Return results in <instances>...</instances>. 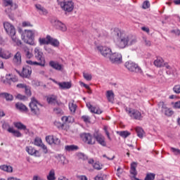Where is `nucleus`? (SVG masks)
I'll return each mask as SVG.
<instances>
[{
    "label": "nucleus",
    "instance_id": "1",
    "mask_svg": "<svg viewBox=\"0 0 180 180\" xmlns=\"http://www.w3.org/2000/svg\"><path fill=\"white\" fill-rule=\"evenodd\" d=\"M4 27L7 34H8V36L11 37L12 40H13L15 43H16L17 46H20V44H22V42L20 41V40L16 38V37H15V35L16 34V30L15 29V27L12 25V24H11L10 22H6L4 23Z\"/></svg>",
    "mask_w": 180,
    "mask_h": 180
},
{
    "label": "nucleus",
    "instance_id": "2",
    "mask_svg": "<svg viewBox=\"0 0 180 180\" xmlns=\"http://www.w3.org/2000/svg\"><path fill=\"white\" fill-rule=\"evenodd\" d=\"M124 67L130 72H134V74H143V70L139 65L131 60L127 61L124 63Z\"/></svg>",
    "mask_w": 180,
    "mask_h": 180
},
{
    "label": "nucleus",
    "instance_id": "3",
    "mask_svg": "<svg viewBox=\"0 0 180 180\" xmlns=\"http://www.w3.org/2000/svg\"><path fill=\"white\" fill-rule=\"evenodd\" d=\"M31 113L34 116H39L40 115V108H41V105L34 98H31V102L29 104Z\"/></svg>",
    "mask_w": 180,
    "mask_h": 180
},
{
    "label": "nucleus",
    "instance_id": "4",
    "mask_svg": "<svg viewBox=\"0 0 180 180\" xmlns=\"http://www.w3.org/2000/svg\"><path fill=\"white\" fill-rule=\"evenodd\" d=\"M108 60L111 64H115L117 65L123 64V56L119 52H111V54L108 56Z\"/></svg>",
    "mask_w": 180,
    "mask_h": 180
},
{
    "label": "nucleus",
    "instance_id": "5",
    "mask_svg": "<svg viewBox=\"0 0 180 180\" xmlns=\"http://www.w3.org/2000/svg\"><path fill=\"white\" fill-rule=\"evenodd\" d=\"M39 42L41 46L44 44H51V46L60 45V41L56 39L52 38L50 35H47L46 38H39Z\"/></svg>",
    "mask_w": 180,
    "mask_h": 180
},
{
    "label": "nucleus",
    "instance_id": "6",
    "mask_svg": "<svg viewBox=\"0 0 180 180\" xmlns=\"http://www.w3.org/2000/svg\"><path fill=\"white\" fill-rule=\"evenodd\" d=\"M60 6L65 12H72L74 11V2L71 0H63L60 1Z\"/></svg>",
    "mask_w": 180,
    "mask_h": 180
},
{
    "label": "nucleus",
    "instance_id": "7",
    "mask_svg": "<svg viewBox=\"0 0 180 180\" xmlns=\"http://www.w3.org/2000/svg\"><path fill=\"white\" fill-rule=\"evenodd\" d=\"M127 115L131 117V119H135V120H141L143 119V115H141V112L138 110L127 108L125 109Z\"/></svg>",
    "mask_w": 180,
    "mask_h": 180
},
{
    "label": "nucleus",
    "instance_id": "8",
    "mask_svg": "<svg viewBox=\"0 0 180 180\" xmlns=\"http://www.w3.org/2000/svg\"><path fill=\"white\" fill-rule=\"evenodd\" d=\"M96 50L103 57H109L112 54V49L107 46H96Z\"/></svg>",
    "mask_w": 180,
    "mask_h": 180
},
{
    "label": "nucleus",
    "instance_id": "9",
    "mask_svg": "<svg viewBox=\"0 0 180 180\" xmlns=\"http://www.w3.org/2000/svg\"><path fill=\"white\" fill-rule=\"evenodd\" d=\"M5 78V79L2 80V82L7 85H12V82H18L19 81L18 76L11 73L6 74Z\"/></svg>",
    "mask_w": 180,
    "mask_h": 180
},
{
    "label": "nucleus",
    "instance_id": "10",
    "mask_svg": "<svg viewBox=\"0 0 180 180\" xmlns=\"http://www.w3.org/2000/svg\"><path fill=\"white\" fill-rule=\"evenodd\" d=\"M34 56L35 58H37L39 64H40V67H45L46 65V59H44V57L43 56V53L41 51L39 50V49L36 48L34 49Z\"/></svg>",
    "mask_w": 180,
    "mask_h": 180
},
{
    "label": "nucleus",
    "instance_id": "11",
    "mask_svg": "<svg viewBox=\"0 0 180 180\" xmlns=\"http://www.w3.org/2000/svg\"><path fill=\"white\" fill-rule=\"evenodd\" d=\"M46 141L48 143V144H56V146H58L60 143H61V141H60V139L53 136L49 135L46 136Z\"/></svg>",
    "mask_w": 180,
    "mask_h": 180
},
{
    "label": "nucleus",
    "instance_id": "12",
    "mask_svg": "<svg viewBox=\"0 0 180 180\" xmlns=\"http://www.w3.org/2000/svg\"><path fill=\"white\" fill-rule=\"evenodd\" d=\"M55 84L58 85L60 89H70L72 86V84L71 82H58L57 81H54Z\"/></svg>",
    "mask_w": 180,
    "mask_h": 180
},
{
    "label": "nucleus",
    "instance_id": "13",
    "mask_svg": "<svg viewBox=\"0 0 180 180\" xmlns=\"http://www.w3.org/2000/svg\"><path fill=\"white\" fill-rule=\"evenodd\" d=\"M49 65L53 68V70H56V71H63V70H64V65L54 60H51L49 62Z\"/></svg>",
    "mask_w": 180,
    "mask_h": 180
},
{
    "label": "nucleus",
    "instance_id": "14",
    "mask_svg": "<svg viewBox=\"0 0 180 180\" xmlns=\"http://www.w3.org/2000/svg\"><path fill=\"white\" fill-rule=\"evenodd\" d=\"M22 51L27 58H32L33 57V48L30 46H23Z\"/></svg>",
    "mask_w": 180,
    "mask_h": 180
},
{
    "label": "nucleus",
    "instance_id": "15",
    "mask_svg": "<svg viewBox=\"0 0 180 180\" xmlns=\"http://www.w3.org/2000/svg\"><path fill=\"white\" fill-rule=\"evenodd\" d=\"M25 34L27 37H28L29 41H25L27 44H30V46L33 45V39L32 38L34 37V31L32 30H25Z\"/></svg>",
    "mask_w": 180,
    "mask_h": 180
},
{
    "label": "nucleus",
    "instance_id": "16",
    "mask_svg": "<svg viewBox=\"0 0 180 180\" xmlns=\"http://www.w3.org/2000/svg\"><path fill=\"white\" fill-rule=\"evenodd\" d=\"M20 75L23 78H29V77L32 75V68L29 66H25L22 68V72Z\"/></svg>",
    "mask_w": 180,
    "mask_h": 180
},
{
    "label": "nucleus",
    "instance_id": "17",
    "mask_svg": "<svg viewBox=\"0 0 180 180\" xmlns=\"http://www.w3.org/2000/svg\"><path fill=\"white\" fill-rule=\"evenodd\" d=\"M12 57V53L8 51H5L0 48V58L4 60H9Z\"/></svg>",
    "mask_w": 180,
    "mask_h": 180
},
{
    "label": "nucleus",
    "instance_id": "18",
    "mask_svg": "<svg viewBox=\"0 0 180 180\" xmlns=\"http://www.w3.org/2000/svg\"><path fill=\"white\" fill-rule=\"evenodd\" d=\"M25 151L28 153L30 155H34V157H40V154H39V150L34 149V148L32 146H27L25 148Z\"/></svg>",
    "mask_w": 180,
    "mask_h": 180
},
{
    "label": "nucleus",
    "instance_id": "19",
    "mask_svg": "<svg viewBox=\"0 0 180 180\" xmlns=\"http://www.w3.org/2000/svg\"><path fill=\"white\" fill-rule=\"evenodd\" d=\"M160 105H162V112L165 115V116H172V115H174V111L170 108H168L165 104L160 103Z\"/></svg>",
    "mask_w": 180,
    "mask_h": 180
},
{
    "label": "nucleus",
    "instance_id": "20",
    "mask_svg": "<svg viewBox=\"0 0 180 180\" xmlns=\"http://www.w3.org/2000/svg\"><path fill=\"white\" fill-rule=\"evenodd\" d=\"M87 108H89V110L91 112V113H96V115H101L103 111L101 110L98 107H94L91 104H86Z\"/></svg>",
    "mask_w": 180,
    "mask_h": 180
},
{
    "label": "nucleus",
    "instance_id": "21",
    "mask_svg": "<svg viewBox=\"0 0 180 180\" xmlns=\"http://www.w3.org/2000/svg\"><path fill=\"white\" fill-rule=\"evenodd\" d=\"M95 139L98 144L103 146V147H106V141H105V136H102V134L95 135Z\"/></svg>",
    "mask_w": 180,
    "mask_h": 180
},
{
    "label": "nucleus",
    "instance_id": "22",
    "mask_svg": "<svg viewBox=\"0 0 180 180\" xmlns=\"http://www.w3.org/2000/svg\"><path fill=\"white\" fill-rule=\"evenodd\" d=\"M13 61L16 65H20V64H22V55L20 54V52H17L15 54Z\"/></svg>",
    "mask_w": 180,
    "mask_h": 180
},
{
    "label": "nucleus",
    "instance_id": "23",
    "mask_svg": "<svg viewBox=\"0 0 180 180\" xmlns=\"http://www.w3.org/2000/svg\"><path fill=\"white\" fill-rule=\"evenodd\" d=\"M83 137L84 139V141L87 144H94L95 143V139L94 137H92V135H90L89 134H84Z\"/></svg>",
    "mask_w": 180,
    "mask_h": 180
},
{
    "label": "nucleus",
    "instance_id": "24",
    "mask_svg": "<svg viewBox=\"0 0 180 180\" xmlns=\"http://www.w3.org/2000/svg\"><path fill=\"white\" fill-rule=\"evenodd\" d=\"M0 169L4 171V172H8V174H12V172H13V167L11 165H2L0 166Z\"/></svg>",
    "mask_w": 180,
    "mask_h": 180
},
{
    "label": "nucleus",
    "instance_id": "25",
    "mask_svg": "<svg viewBox=\"0 0 180 180\" xmlns=\"http://www.w3.org/2000/svg\"><path fill=\"white\" fill-rule=\"evenodd\" d=\"M13 124L18 130H24L25 133H29V129L22 122H14Z\"/></svg>",
    "mask_w": 180,
    "mask_h": 180
},
{
    "label": "nucleus",
    "instance_id": "26",
    "mask_svg": "<svg viewBox=\"0 0 180 180\" xmlns=\"http://www.w3.org/2000/svg\"><path fill=\"white\" fill-rule=\"evenodd\" d=\"M105 95L108 102L113 103V101H115V93H113V91H107Z\"/></svg>",
    "mask_w": 180,
    "mask_h": 180
},
{
    "label": "nucleus",
    "instance_id": "27",
    "mask_svg": "<svg viewBox=\"0 0 180 180\" xmlns=\"http://www.w3.org/2000/svg\"><path fill=\"white\" fill-rule=\"evenodd\" d=\"M153 64L155 67L161 68V67H164V59H162V58H157V59L154 60Z\"/></svg>",
    "mask_w": 180,
    "mask_h": 180
},
{
    "label": "nucleus",
    "instance_id": "28",
    "mask_svg": "<svg viewBox=\"0 0 180 180\" xmlns=\"http://www.w3.org/2000/svg\"><path fill=\"white\" fill-rule=\"evenodd\" d=\"M136 168H137V163L134 162L131 164L130 169V174L133 175V178H136V176L137 175V170H136Z\"/></svg>",
    "mask_w": 180,
    "mask_h": 180
},
{
    "label": "nucleus",
    "instance_id": "29",
    "mask_svg": "<svg viewBox=\"0 0 180 180\" xmlns=\"http://www.w3.org/2000/svg\"><path fill=\"white\" fill-rule=\"evenodd\" d=\"M7 131H8V133H11L12 134H13V136H15V137H22V133H20V131H19L18 130H15V129H13L12 127H9L7 129Z\"/></svg>",
    "mask_w": 180,
    "mask_h": 180
},
{
    "label": "nucleus",
    "instance_id": "30",
    "mask_svg": "<svg viewBox=\"0 0 180 180\" xmlns=\"http://www.w3.org/2000/svg\"><path fill=\"white\" fill-rule=\"evenodd\" d=\"M15 108L18 109V110H21V112H27V107L22 103H17Z\"/></svg>",
    "mask_w": 180,
    "mask_h": 180
},
{
    "label": "nucleus",
    "instance_id": "31",
    "mask_svg": "<svg viewBox=\"0 0 180 180\" xmlns=\"http://www.w3.org/2000/svg\"><path fill=\"white\" fill-rule=\"evenodd\" d=\"M47 102L50 105H56V103H58L57 102V96H52L47 98Z\"/></svg>",
    "mask_w": 180,
    "mask_h": 180
},
{
    "label": "nucleus",
    "instance_id": "32",
    "mask_svg": "<svg viewBox=\"0 0 180 180\" xmlns=\"http://www.w3.org/2000/svg\"><path fill=\"white\" fill-rule=\"evenodd\" d=\"M77 104L74 103V101H70L69 103V109L71 112V113H75V111L77 110Z\"/></svg>",
    "mask_w": 180,
    "mask_h": 180
},
{
    "label": "nucleus",
    "instance_id": "33",
    "mask_svg": "<svg viewBox=\"0 0 180 180\" xmlns=\"http://www.w3.org/2000/svg\"><path fill=\"white\" fill-rule=\"evenodd\" d=\"M65 150L66 151H77L78 150V146L75 145H69V146H65Z\"/></svg>",
    "mask_w": 180,
    "mask_h": 180
},
{
    "label": "nucleus",
    "instance_id": "34",
    "mask_svg": "<svg viewBox=\"0 0 180 180\" xmlns=\"http://www.w3.org/2000/svg\"><path fill=\"white\" fill-rule=\"evenodd\" d=\"M136 132L139 139H143V136H144V130H143L141 127H136Z\"/></svg>",
    "mask_w": 180,
    "mask_h": 180
},
{
    "label": "nucleus",
    "instance_id": "35",
    "mask_svg": "<svg viewBox=\"0 0 180 180\" xmlns=\"http://www.w3.org/2000/svg\"><path fill=\"white\" fill-rule=\"evenodd\" d=\"M35 8H37V9H38V11H39L40 13H41L42 15H47V10H46V8H44L41 5L36 4Z\"/></svg>",
    "mask_w": 180,
    "mask_h": 180
},
{
    "label": "nucleus",
    "instance_id": "36",
    "mask_svg": "<svg viewBox=\"0 0 180 180\" xmlns=\"http://www.w3.org/2000/svg\"><path fill=\"white\" fill-rule=\"evenodd\" d=\"M48 180H56V171L54 169H51L48 176H47Z\"/></svg>",
    "mask_w": 180,
    "mask_h": 180
},
{
    "label": "nucleus",
    "instance_id": "37",
    "mask_svg": "<svg viewBox=\"0 0 180 180\" xmlns=\"http://www.w3.org/2000/svg\"><path fill=\"white\" fill-rule=\"evenodd\" d=\"M136 47L132 46L131 48H129V46H119V50H126L128 53H131V51H136Z\"/></svg>",
    "mask_w": 180,
    "mask_h": 180
},
{
    "label": "nucleus",
    "instance_id": "38",
    "mask_svg": "<svg viewBox=\"0 0 180 180\" xmlns=\"http://www.w3.org/2000/svg\"><path fill=\"white\" fill-rule=\"evenodd\" d=\"M114 37H115V39H117V40H119V39H120V37H122V32H120L119 30V29H115L112 33Z\"/></svg>",
    "mask_w": 180,
    "mask_h": 180
},
{
    "label": "nucleus",
    "instance_id": "39",
    "mask_svg": "<svg viewBox=\"0 0 180 180\" xmlns=\"http://www.w3.org/2000/svg\"><path fill=\"white\" fill-rule=\"evenodd\" d=\"M63 122H65L66 123H72L74 122V117L71 116H64L62 117Z\"/></svg>",
    "mask_w": 180,
    "mask_h": 180
},
{
    "label": "nucleus",
    "instance_id": "40",
    "mask_svg": "<svg viewBox=\"0 0 180 180\" xmlns=\"http://www.w3.org/2000/svg\"><path fill=\"white\" fill-rule=\"evenodd\" d=\"M118 134H120V136L121 137H123L124 139H127V137L130 136V132H129L128 131H122L118 132Z\"/></svg>",
    "mask_w": 180,
    "mask_h": 180
},
{
    "label": "nucleus",
    "instance_id": "41",
    "mask_svg": "<svg viewBox=\"0 0 180 180\" xmlns=\"http://www.w3.org/2000/svg\"><path fill=\"white\" fill-rule=\"evenodd\" d=\"M4 6H13V1L12 0H3Z\"/></svg>",
    "mask_w": 180,
    "mask_h": 180
},
{
    "label": "nucleus",
    "instance_id": "42",
    "mask_svg": "<svg viewBox=\"0 0 180 180\" xmlns=\"http://www.w3.org/2000/svg\"><path fill=\"white\" fill-rule=\"evenodd\" d=\"M58 27L59 30H62V32L67 31V26H65L63 22H58Z\"/></svg>",
    "mask_w": 180,
    "mask_h": 180
},
{
    "label": "nucleus",
    "instance_id": "43",
    "mask_svg": "<svg viewBox=\"0 0 180 180\" xmlns=\"http://www.w3.org/2000/svg\"><path fill=\"white\" fill-rule=\"evenodd\" d=\"M170 150L174 155H180V150L179 149H178L176 148H174V147H170Z\"/></svg>",
    "mask_w": 180,
    "mask_h": 180
},
{
    "label": "nucleus",
    "instance_id": "44",
    "mask_svg": "<svg viewBox=\"0 0 180 180\" xmlns=\"http://www.w3.org/2000/svg\"><path fill=\"white\" fill-rule=\"evenodd\" d=\"M34 146H37V147H40L43 144V141L39 138H36L34 141Z\"/></svg>",
    "mask_w": 180,
    "mask_h": 180
},
{
    "label": "nucleus",
    "instance_id": "45",
    "mask_svg": "<svg viewBox=\"0 0 180 180\" xmlns=\"http://www.w3.org/2000/svg\"><path fill=\"white\" fill-rule=\"evenodd\" d=\"M83 77L86 81H91L92 79V75L83 72Z\"/></svg>",
    "mask_w": 180,
    "mask_h": 180
},
{
    "label": "nucleus",
    "instance_id": "46",
    "mask_svg": "<svg viewBox=\"0 0 180 180\" xmlns=\"http://www.w3.org/2000/svg\"><path fill=\"white\" fill-rule=\"evenodd\" d=\"M155 179V174L153 173L148 174L145 178V180H154Z\"/></svg>",
    "mask_w": 180,
    "mask_h": 180
},
{
    "label": "nucleus",
    "instance_id": "47",
    "mask_svg": "<svg viewBox=\"0 0 180 180\" xmlns=\"http://www.w3.org/2000/svg\"><path fill=\"white\" fill-rule=\"evenodd\" d=\"M6 101H13V96L11 94L4 93V97Z\"/></svg>",
    "mask_w": 180,
    "mask_h": 180
},
{
    "label": "nucleus",
    "instance_id": "48",
    "mask_svg": "<svg viewBox=\"0 0 180 180\" xmlns=\"http://www.w3.org/2000/svg\"><path fill=\"white\" fill-rule=\"evenodd\" d=\"M150 1H148V0L143 1V5H142L143 9H148V8H150Z\"/></svg>",
    "mask_w": 180,
    "mask_h": 180
},
{
    "label": "nucleus",
    "instance_id": "49",
    "mask_svg": "<svg viewBox=\"0 0 180 180\" xmlns=\"http://www.w3.org/2000/svg\"><path fill=\"white\" fill-rule=\"evenodd\" d=\"M53 112L54 113H56V115H64V112L60 108H54Z\"/></svg>",
    "mask_w": 180,
    "mask_h": 180
},
{
    "label": "nucleus",
    "instance_id": "50",
    "mask_svg": "<svg viewBox=\"0 0 180 180\" xmlns=\"http://www.w3.org/2000/svg\"><path fill=\"white\" fill-rule=\"evenodd\" d=\"M27 64H29V65H40V63H39V62H36V61H32V60H27L26 61Z\"/></svg>",
    "mask_w": 180,
    "mask_h": 180
},
{
    "label": "nucleus",
    "instance_id": "51",
    "mask_svg": "<svg viewBox=\"0 0 180 180\" xmlns=\"http://www.w3.org/2000/svg\"><path fill=\"white\" fill-rule=\"evenodd\" d=\"M173 91L175 94H180V84L175 85L173 88Z\"/></svg>",
    "mask_w": 180,
    "mask_h": 180
},
{
    "label": "nucleus",
    "instance_id": "52",
    "mask_svg": "<svg viewBox=\"0 0 180 180\" xmlns=\"http://www.w3.org/2000/svg\"><path fill=\"white\" fill-rule=\"evenodd\" d=\"M82 119L85 123H89V120H91V118L88 115H83Z\"/></svg>",
    "mask_w": 180,
    "mask_h": 180
},
{
    "label": "nucleus",
    "instance_id": "53",
    "mask_svg": "<svg viewBox=\"0 0 180 180\" xmlns=\"http://www.w3.org/2000/svg\"><path fill=\"white\" fill-rule=\"evenodd\" d=\"M172 105L174 109H180V101L172 103Z\"/></svg>",
    "mask_w": 180,
    "mask_h": 180
},
{
    "label": "nucleus",
    "instance_id": "54",
    "mask_svg": "<svg viewBox=\"0 0 180 180\" xmlns=\"http://www.w3.org/2000/svg\"><path fill=\"white\" fill-rule=\"evenodd\" d=\"M93 167H94V168L95 169H98V170L102 169V166H101V165H99V162H98L94 163V164L93 165Z\"/></svg>",
    "mask_w": 180,
    "mask_h": 180
},
{
    "label": "nucleus",
    "instance_id": "55",
    "mask_svg": "<svg viewBox=\"0 0 180 180\" xmlns=\"http://www.w3.org/2000/svg\"><path fill=\"white\" fill-rule=\"evenodd\" d=\"M24 89L26 95H27L28 96H30L32 95V91H30V87L27 86L26 88Z\"/></svg>",
    "mask_w": 180,
    "mask_h": 180
},
{
    "label": "nucleus",
    "instance_id": "56",
    "mask_svg": "<svg viewBox=\"0 0 180 180\" xmlns=\"http://www.w3.org/2000/svg\"><path fill=\"white\" fill-rule=\"evenodd\" d=\"M39 147L42 148L44 154H47V153H49V150H47V146H46L44 143H42Z\"/></svg>",
    "mask_w": 180,
    "mask_h": 180
},
{
    "label": "nucleus",
    "instance_id": "57",
    "mask_svg": "<svg viewBox=\"0 0 180 180\" xmlns=\"http://www.w3.org/2000/svg\"><path fill=\"white\" fill-rule=\"evenodd\" d=\"M54 125L56 126V127H58V129H61V128H63V126H64L63 124H61V122H58V121L54 122Z\"/></svg>",
    "mask_w": 180,
    "mask_h": 180
},
{
    "label": "nucleus",
    "instance_id": "58",
    "mask_svg": "<svg viewBox=\"0 0 180 180\" xmlns=\"http://www.w3.org/2000/svg\"><path fill=\"white\" fill-rule=\"evenodd\" d=\"M121 41L125 46L127 45V43H129V37H125L124 39H121Z\"/></svg>",
    "mask_w": 180,
    "mask_h": 180
},
{
    "label": "nucleus",
    "instance_id": "59",
    "mask_svg": "<svg viewBox=\"0 0 180 180\" xmlns=\"http://www.w3.org/2000/svg\"><path fill=\"white\" fill-rule=\"evenodd\" d=\"M103 129H104V131H105L108 140H111L110 135L109 134V131H108V127H104Z\"/></svg>",
    "mask_w": 180,
    "mask_h": 180
},
{
    "label": "nucleus",
    "instance_id": "60",
    "mask_svg": "<svg viewBox=\"0 0 180 180\" xmlns=\"http://www.w3.org/2000/svg\"><path fill=\"white\" fill-rule=\"evenodd\" d=\"M16 98L20 99V101H25V99H26V97L22 94H18L16 96Z\"/></svg>",
    "mask_w": 180,
    "mask_h": 180
},
{
    "label": "nucleus",
    "instance_id": "61",
    "mask_svg": "<svg viewBox=\"0 0 180 180\" xmlns=\"http://www.w3.org/2000/svg\"><path fill=\"white\" fill-rule=\"evenodd\" d=\"M163 67H165L166 70H174V68L171 67V65H169L168 63H164Z\"/></svg>",
    "mask_w": 180,
    "mask_h": 180
},
{
    "label": "nucleus",
    "instance_id": "62",
    "mask_svg": "<svg viewBox=\"0 0 180 180\" xmlns=\"http://www.w3.org/2000/svg\"><path fill=\"white\" fill-rule=\"evenodd\" d=\"M22 26L23 27H32V25L30 22L25 21L22 22Z\"/></svg>",
    "mask_w": 180,
    "mask_h": 180
},
{
    "label": "nucleus",
    "instance_id": "63",
    "mask_svg": "<svg viewBox=\"0 0 180 180\" xmlns=\"http://www.w3.org/2000/svg\"><path fill=\"white\" fill-rule=\"evenodd\" d=\"M27 86L25 84H17V88H20L21 89H25Z\"/></svg>",
    "mask_w": 180,
    "mask_h": 180
},
{
    "label": "nucleus",
    "instance_id": "64",
    "mask_svg": "<svg viewBox=\"0 0 180 180\" xmlns=\"http://www.w3.org/2000/svg\"><path fill=\"white\" fill-rule=\"evenodd\" d=\"M95 180H103V176L102 174H98L95 178Z\"/></svg>",
    "mask_w": 180,
    "mask_h": 180
}]
</instances>
